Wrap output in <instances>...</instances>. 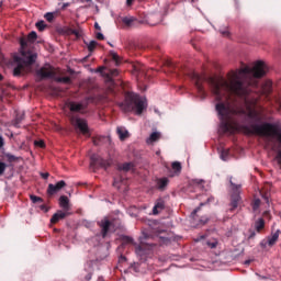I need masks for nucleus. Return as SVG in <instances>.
Listing matches in <instances>:
<instances>
[{
    "instance_id": "nucleus-13",
    "label": "nucleus",
    "mask_w": 281,
    "mask_h": 281,
    "mask_svg": "<svg viewBox=\"0 0 281 281\" xmlns=\"http://www.w3.org/2000/svg\"><path fill=\"white\" fill-rule=\"evenodd\" d=\"M69 216V211H57L50 218V223L56 225L58 221H63V218H67Z\"/></svg>"
},
{
    "instance_id": "nucleus-51",
    "label": "nucleus",
    "mask_w": 281,
    "mask_h": 281,
    "mask_svg": "<svg viewBox=\"0 0 281 281\" xmlns=\"http://www.w3.org/2000/svg\"><path fill=\"white\" fill-rule=\"evenodd\" d=\"M225 157H227V151H222V159L225 160Z\"/></svg>"
},
{
    "instance_id": "nucleus-54",
    "label": "nucleus",
    "mask_w": 281,
    "mask_h": 281,
    "mask_svg": "<svg viewBox=\"0 0 281 281\" xmlns=\"http://www.w3.org/2000/svg\"><path fill=\"white\" fill-rule=\"evenodd\" d=\"M205 238V235L200 236V238L195 239L196 243H199V240H203Z\"/></svg>"
},
{
    "instance_id": "nucleus-25",
    "label": "nucleus",
    "mask_w": 281,
    "mask_h": 281,
    "mask_svg": "<svg viewBox=\"0 0 281 281\" xmlns=\"http://www.w3.org/2000/svg\"><path fill=\"white\" fill-rule=\"evenodd\" d=\"M25 120V113H18L16 115H15V119H14V126L16 127V128H19V125L21 124V122H23Z\"/></svg>"
},
{
    "instance_id": "nucleus-57",
    "label": "nucleus",
    "mask_w": 281,
    "mask_h": 281,
    "mask_svg": "<svg viewBox=\"0 0 281 281\" xmlns=\"http://www.w3.org/2000/svg\"><path fill=\"white\" fill-rule=\"evenodd\" d=\"M71 34H75V36H78V31L72 30V31H71Z\"/></svg>"
},
{
    "instance_id": "nucleus-37",
    "label": "nucleus",
    "mask_w": 281,
    "mask_h": 281,
    "mask_svg": "<svg viewBox=\"0 0 281 281\" xmlns=\"http://www.w3.org/2000/svg\"><path fill=\"white\" fill-rule=\"evenodd\" d=\"M104 139V137L102 136H97L92 138V143L94 146H100V142H102Z\"/></svg>"
},
{
    "instance_id": "nucleus-53",
    "label": "nucleus",
    "mask_w": 281,
    "mask_h": 281,
    "mask_svg": "<svg viewBox=\"0 0 281 281\" xmlns=\"http://www.w3.org/2000/svg\"><path fill=\"white\" fill-rule=\"evenodd\" d=\"M263 216H271V213L269 211H265Z\"/></svg>"
},
{
    "instance_id": "nucleus-5",
    "label": "nucleus",
    "mask_w": 281,
    "mask_h": 281,
    "mask_svg": "<svg viewBox=\"0 0 281 281\" xmlns=\"http://www.w3.org/2000/svg\"><path fill=\"white\" fill-rule=\"evenodd\" d=\"M111 160H104L102 157H100L97 154H92L90 157V166L91 168H104V170H106V168H111Z\"/></svg>"
},
{
    "instance_id": "nucleus-44",
    "label": "nucleus",
    "mask_w": 281,
    "mask_h": 281,
    "mask_svg": "<svg viewBox=\"0 0 281 281\" xmlns=\"http://www.w3.org/2000/svg\"><path fill=\"white\" fill-rule=\"evenodd\" d=\"M276 106H277L278 111H280V113H281V100L280 99L276 100Z\"/></svg>"
},
{
    "instance_id": "nucleus-16",
    "label": "nucleus",
    "mask_w": 281,
    "mask_h": 281,
    "mask_svg": "<svg viewBox=\"0 0 281 281\" xmlns=\"http://www.w3.org/2000/svg\"><path fill=\"white\" fill-rule=\"evenodd\" d=\"M165 207H166V202H164V200L161 199L157 200L153 209V214L154 215L159 214V212H161Z\"/></svg>"
},
{
    "instance_id": "nucleus-27",
    "label": "nucleus",
    "mask_w": 281,
    "mask_h": 281,
    "mask_svg": "<svg viewBox=\"0 0 281 281\" xmlns=\"http://www.w3.org/2000/svg\"><path fill=\"white\" fill-rule=\"evenodd\" d=\"M255 229L257 232H262V229H265V220L259 218L256 223H255Z\"/></svg>"
},
{
    "instance_id": "nucleus-2",
    "label": "nucleus",
    "mask_w": 281,
    "mask_h": 281,
    "mask_svg": "<svg viewBox=\"0 0 281 281\" xmlns=\"http://www.w3.org/2000/svg\"><path fill=\"white\" fill-rule=\"evenodd\" d=\"M23 57L14 56L13 57V76L14 78H21L26 74H30L32 69V65L36 63V54L32 52H22Z\"/></svg>"
},
{
    "instance_id": "nucleus-39",
    "label": "nucleus",
    "mask_w": 281,
    "mask_h": 281,
    "mask_svg": "<svg viewBox=\"0 0 281 281\" xmlns=\"http://www.w3.org/2000/svg\"><path fill=\"white\" fill-rule=\"evenodd\" d=\"M258 207H260V199L255 200L252 203L254 212H256V210H258Z\"/></svg>"
},
{
    "instance_id": "nucleus-59",
    "label": "nucleus",
    "mask_w": 281,
    "mask_h": 281,
    "mask_svg": "<svg viewBox=\"0 0 281 281\" xmlns=\"http://www.w3.org/2000/svg\"><path fill=\"white\" fill-rule=\"evenodd\" d=\"M135 71H139V68H137V66L134 67Z\"/></svg>"
},
{
    "instance_id": "nucleus-19",
    "label": "nucleus",
    "mask_w": 281,
    "mask_h": 281,
    "mask_svg": "<svg viewBox=\"0 0 281 281\" xmlns=\"http://www.w3.org/2000/svg\"><path fill=\"white\" fill-rule=\"evenodd\" d=\"M169 183H170V180L168 178H160L157 180V188L160 190V192H164V190L168 188Z\"/></svg>"
},
{
    "instance_id": "nucleus-8",
    "label": "nucleus",
    "mask_w": 281,
    "mask_h": 281,
    "mask_svg": "<svg viewBox=\"0 0 281 281\" xmlns=\"http://www.w3.org/2000/svg\"><path fill=\"white\" fill-rule=\"evenodd\" d=\"M199 210H201V207L195 209L191 213V224L194 227H198L199 225H205V223H207V221H209V218L206 216H199Z\"/></svg>"
},
{
    "instance_id": "nucleus-6",
    "label": "nucleus",
    "mask_w": 281,
    "mask_h": 281,
    "mask_svg": "<svg viewBox=\"0 0 281 281\" xmlns=\"http://www.w3.org/2000/svg\"><path fill=\"white\" fill-rule=\"evenodd\" d=\"M70 124L82 133V135H87L89 133V125L85 119H80L76 115L70 116Z\"/></svg>"
},
{
    "instance_id": "nucleus-14",
    "label": "nucleus",
    "mask_w": 281,
    "mask_h": 281,
    "mask_svg": "<svg viewBox=\"0 0 281 281\" xmlns=\"http://www.w3.org/2000/svg\"><path fill=\"white\" fill-rule=\"evenodd\" d=\"M59 207H61L64 212H69V210H71V205L69 204V198H67V195H61L59 198Z\"/></svg>"
},
{
    "instance_id": "nucleus-20",
    "label": "nucleus",
    "mask_w": 281,
    "mask_h": 281,
    "mask_svg": "<svg viewBox=\"0 0 281 281\" xmlns=\"http://www.w3.org/2000/svg\"><path fill=\"white\" fill-rule=\"evenodd\" d=\"M279 238H280V229H278L270 237H268V245H269V247H273V245H276V243H278Z\"/></svg>"
},
{
    "instance_id": "nucleus-35",
    "label": "nucleus",
    "mask_w": 281,
    "mask_h": 281,
    "mask_svg": "<svg viewBox=\"0 0 281 281\" xmlns=\"http://www.w3.org/2000/svg\"><path fill=\"white\" fill-rule=\"evenodd\" d=\"M32 203H43V198L37 195H30Z\"/></svg>"
},
{
    "instance_id": "nucleus-26",
    "label": "nucleus",
    "mask_w": 281,
    "mask_h": 281,
    "mask_svg": "<svg viewBox=\"0 0 281 281\" xmlns=\"http://www.w3.org/2000/svg\"><path fill=\"white\" fill-rule=\"evenodd\" d=\"M135 21H137V19L133 18V16H124L122 19V23H124V25H126V27H131V25H133V23H135Z\"/></svg>"
},
{
    "instance_id": "nucleus-40",
    "label": "nucleus",
    "mask_w": 281,
    "mask_h": 281,
    "mask_svg": "<svg viewBox=\"0 0 281 281\" xmlns=\"http://www.w3.org/2000/svg\"><path fill=\"white\" fill-rule=\"evenodd\" d=\"M211 249H216L218 241H207L206 244Z\"/></svg>"
},
{
    "instance_id": "nucleus-49",
    "label": "nucleus",
    "mask_w": 281,
    "mask_h": 281,
    "mask_svg": "<svg viewBox=\"0 0 281 281\" xmlns=\"http://www.w3.org/2000/svg\"><path fill=\"white\" fill-rule=\"evenodd\" d=\"M91 278H93V274L91 272H89L86 277L85 280L86 281H91Z\"/></svg>"
},
{
    "instance_id": "nucleus-15",
    "label": "nucleus",
    "mask_w": 281,
    "mask_h": 281,
    "mask_svg": "<svg viewBox=\"0 0 281 281\" xmlns=\"http://www.w3.org/2000/svg\"><path fill=\"white\" fill-rule=\"evenodd\" d=\"M239 203H240V194L234 193L231 196V209H229V212H234V210H236V207H238Z\"/></svg>"
},
{
    "instance_id": "nucleus-64",
    "label": "nucleus",
    "mask_w": 281,
    "mask_h": 281,
    "mask_svg": "<svg viewBox=\"0 0 281 281\" xmlns=\"http://www.w3.org/2000/svg\"><path fill=\"white\" fill-rule=\"evenodd\" d=\"M109 45H110L111 47H113V44L109 43Z\"/></svg>"
},
{
    "instance_id": "nucleus-3",
    "label": "nucleus",
    "mask_w": 281,
    "mask_h": 281,
    "mask_svg": "<svg viewBox=\"0 0 281 281\" xmlns=\"http://www.w3.org/2000/svg\"><path fill=\"white\" fill-rule=\"evenodd\" d=\"M146 106V101L139 94L133 92H128L124 102L120 103V109L123 113H133L135 111L136 115H142Z\"/></svg>"
},
{
    "instance_id": "nucleus-9",
    "label": "nucleus",
    "mask_w": 281,
    "mask_h": 281,
    "mask_svg": "<svg viewBox=\"0 0 281 281\" xmlns=\"http://www.w3.org/2000/svg\"><path fill=\"white\" fill-rule=\"evenodd\" d=\"M68 109L71 113H85L87 104L82 102L70 101L68 102Z\"/></svg>"
},
{
    "instance_id": "nucleus-52",
    "label": "nucleus",
    "mask_w": 281,
    "mask_h": 281,
    "mask_svg": "<svg viewBox=\"0 0 281 281\" xmlns=\"http://www.w3.org/2000/svg\"><path fill=\"white\" fill-rule=\"evenodd\" d=\"M134 0H126V5H133Z\"/></svg>"
},
{
    "instance_id": "nucleus-48",
    "label": "nucleus",
    "mask_w": 281,
    "mask_h": 281,
    "mask_svg": "<svg viewBox=\"0 0 281 281\" xmlns=\"http://www.w3.org/2000/svg\"><path fill=\"white\" fill-rule=\"evenodd\" d=\"M42 179H49V172H42L41 173Z\"/></svg>"
},
{
    "instance_id": "nucleus-60",
    "label": "nucleus",
    "mask_w": 281,
    "mask_h": 281,
    "mask_svg": "<svg viewBox=\"0 0 281 281\" xmlns=\"http://www.w3.org/2000/svg\"><path fill=\"white\" fill-rule=\"evenodd\" d=\"M1 80H3V75L0 74V82H1Z\"/></svg>"
},
{
    "instance_id": "nucleus-1",
    "label": "nucleus",
    "mask_w": 281,
    "mask_h": 281,
    "mask_svg": "<svg viewBox=\"0 0 281 281\" xmlns=\"http://www.w3.org/2000/svg\"><path fill=\"white\" fill-rule=\"evenodd\" d=\"M266 74L267 65L263 64V61H257L252 68L245 66L244 68L228 72L227 80L223 78L216 80L212 77L207 78L196 72H193L191 78L194 82L198 95L202 100L207 98V92L203 87V82H207L209 80L213 94L215 95V100L217 101L215 111L217 112L221 122L220 127L224 133H231V135H234V133L243 131L245 135H258L259 137H272V139H277L279 149L277 151L276 159L279 166H281L280 126L273 123L260 124V122H262V112L251 108L250 105H247L246 110L237 109L233 111V115H237V117H244V120H250V122H252L250 125H240L232 119V108L229 106V102L222 101L223 98L227 100V98H229V93H232L233 95H237V98H241L245 104H249L247 95L254 91V87L258 86V83L251 82L249 76H254V78H262Z\"/></svg>"
},
{
    "instance_id": "nucleus-62",
    "label": "nucleus",
    "mask_w": 281,
    "mask_h": 281,
    "mask_svg": "<svg viewBox=\"0 0 281 281\" xmlns=\"http://www.w3.org/2000/svg\"><path fill=\"white\" fill-rule=\"evenodd\" d=\"M236 190H238L240 187L239 186H235Z\"/></svg>"
},
{
    "instance_id": "nucleus-55",
    "label": "nucleus",
    "mask_w": 281,
    "mask_h": 281,
    "mask_svg": "<svg viewBox=\"0 0 281 281\" xmlns=\"http://www.w3.org/2000/svg\"><path fill=\"white\" fill-rule=\"evenodd\" d=\"M222 34H223V36H229V32H227V31L222 32Z\"/></svg>"
},
{
    "instance_id": "nucleus-34",
    "label": "nucleus",
    "mask_w": 281,
    "mask_h": 281,
    "mask_svg": "<svg viewBox=\"0 0 281 281\" xmlns=\"http://www.w3.org/2000/svg\"><path fill=\"white\" fill-rule=\"evenodd\" d=\"M7 168H8V164L0 161V177H3V175H5Z\"/></svg>"
},
{
    "instance_id": "nucleus-7",
    "label": "nucleus",
    "mask_w": 281,
    "mask_h": 281,
    "mask_svg": "<svg viewBox=\"0 0 281 281\" xmlns=\"http://www.w3.org/2000/svg\"><path fill=\"white\" fill-rule=\"evenodd\" d=\"M98 226L101 229L102 238H106V236H109V233L111 232V228L113 227V222H111L109 217H104L103 220L98 222Z\"/></svg>"
},
{
    "instance_id": "nucleus-50",
    "label": "nucleus",
    "mask_w": 281,
    "mask_h": 281,
    "mask_svg": "<svg viewBox=\"0 0 281 281\" xmlns=\"http://www.w3.org/2000/svg\"><path fill=\"white\" fill-rule=\"evenodd\" d=\"M94 27H95L97 30H99V31L102 30V27H100V24H98V22L94 23Z\"/></svg>"
},
{
    "instance_id": "nucleus-43",
    "label": "nucleus",
    "mask_w": 281,
    "mask_h": 281,
    "mask_svg": "<svg viewBox=\"0 0 281 281\" xmlns=\"http://www.w3.org/2000/svg\"><path fill=\"white\" fill-rule=\"evenodd\" d=\"M110 75H112V76L115 78V77L120 76V70H117V69H111V70H110Z\"/></svg>"
},
{
    "instance_id": "nucleus-18",
    "label": "nucleus",
    "mask_w": 281,
    "mask_h": 281,
    "mask_svg": "<svg viewBox=\"0 0 281 281\" xmlns=\"http://www.w3.org/2000/svg\"><path fill=\"white\" fill-rule=\"evenodd\" d=\"M271 91H273V83L271 81H266L262 85L261 93H263V95H270Z\"/></svg>"
},
{
    "instance_id": "nucleus-36",
    "label": "nucleus",
    "mask_w": 281,
    "mask_h": 281,
    "mask_svg": "<svg viewBox=\"0 0 281 281\" xmlns=\"http://www.w3.org/2000/svg\"><path fill=\"white\" fill-rule=\"evenodd\" d=\"M111 58L116 65H120V55H117L115 52H111Z\"/></svg>"
},
{
    "instance_id": "nucleus-22",
    "label": "nucleus",
    "mask_w": 281,
    "mask_h": 281,
    "mask_svg": "<svg viewBox=\"0 0 281 281\" xmlns=\"http://www.w3.org/2000/svg\"><path fill=\"white\" fill-rule=\"evenodd\" d=\"M171 168L173 170V175H171V177H179V175H181V162H172Z\"/></svg>"
},
{
    "instance_id": "nucleus-38",
    "label": "nucleus",
    "mask_w": 281,
    "mask_h": 281,
    "mask_svg": "<svg viewBox=\"0 0 281 281\" xmlns=\"http://www.w3.org/2000/svg\"><path fill=\"white\" fill-rule=\"evenodd\" d=\"M44 19H46V21H48V23H52L54 21V13H52V12L45 13Z\"/></svg>"
},
{
    "instance_id": "nucleus-42",
    "label": "nucleus",
    "mask_w": 281,
    "mask_h": 281,
    "mask_svg": "<svg viewBox=\"0 0 281 281\" xmlns=\"http://www.w3.org/2000/svg\"><path fill=\"white\" fill-rule=\"evenodd\" d=\"M124 182V178L114 179L113 186L114 188H120L117 184Z\"/></svg>"
},
{
    "instance_id": "nucleus-23",
    "label": "nucleus",
    "mask_w": 281,
    "mask_h": 281,
    "mask_svg": "<svg viewBox=\"0 0 281 281\" xmlns=\"http://www.w3.org/2000/svg\"><path fill=\"white\" fill-rule=\"evenodd\" d=\"M116 133L121 139V142H124L126 137H128V131H126L124 127H117Z\"/></svg>"
},
{
    "instance_id": "nucleus-47",
    "label": "nucleus",
    "mask_w": 281,
    "mask_h": 281,
    "mask_svg": "<svg viewBox=\"0 0 281 281\" xmlns=\"http://www.w3.org/2000/svg\"><path fill=\"white\" fill-rule=\"evenodd\" d=\"M97 38H98V41H104V34L97 33Z\"/></svg>"
},
{
    "instance_id": "nucleus-33",
    "label": "nucleus",
    "mask_w": 281,
    "mask_h": 281,
    "mask_svg": "<svg viewBox=\"0 0 281 281\" xmlns=\"http://www.w3.org/2000/svg\"><path fill=\"white\" fill-rule=\"evenodd\" d=\"M35 25H36L38 32H43V31H45V27H47V24H45V21H43V20L36 22Z\"/></svg>"
},
{
    "instance_id": "nucleus-46",
    "label": "nucleus",
    "mask_w": 281,
    "mask_h": 281,
    "mask_svg": "<svg viewBox=\"0 0 281 281\" xmlns=\"http://www.w3.org/2000/svg\"><path fill=\"white\" fill-rule=\"evenodd\" d=\"M40 209H41L43 212H49V207H47V205H45V204H42V205L40 206Z\"/></svg>"
},
{
    "instance_id": "nucleus-12",
    "label": "nucleus",
    "mask_w": 281,
    "mask_h": 281,
    "mask_svg": "<svg viewBox=\"0 0 281 281\" xmlns=\"http://www.w3.org/2000/svg\"><path fill=\"white\" fill-rule=\"evenodd\" d=\"M150 252V246L146 244H140L136 246L135 254L139 256L143 260L146 258V256Z\"/></svg>"
},
{
    "instance_id": "nucleus-61",
    "label": "nucleus",
    "mask_w": 281,
    "mask_h": 281,
    "mask_svg": "<svg viewBox=\"0 0 281 281\" xmlns=\"http://www.w3.org/2000/svg\"><path fill=\"white\" fill-rule=\"evenodd\" d=\"M254 236H256V233H252V234L250 235V238H254Z\"/></svg>"
},
{
    "instance_id": "nucleus-30",
    "label": "nucleus",
    "mask_w": 281,
    "mask_h": 281,
    "mask_svg": "<svg viewBox=\"0 0 281 281\" xmlns=\"http://www.w3.org/2000/svg\"><path fill=\"white\" fill-rule=\"evenodd\" d=\"M203 183H205V180L203 179H193L190 181V184L195 186L196 188H203Z\"/></svg>"
},
{
    "instance_id": "nucleus-63",
    "label": "nucleus",
    "mask_w": 281,
    "mask_h": 281,
    "mask_svg": "<svg viewBox=\"0 0 281 281\" xmlns=\"http://www.w3.org/2000/svg\"><path fill=\"white\" fill-rule=\"evenodd\" d=\"M267 203H269V198H266Z\"/></svg>"
},
{
    "instance_id": "nucleus-24",
    "label": "nucleus",
    "mask_w": 281,
    "mask_h": 281,
    "mask_svg": "<svg viewBox=\"0 0 281 281\" xmlns=\"http://www.w3.org/2000/svg\"><path fill=\"white\" fill-rule=\"evenodd\" d=\"M55 82H59L61 85H71V77H56L54 78Z\"/></svg>"
},
{
    "instance_id": "nucleus-56",
    "label": "nucleus",
    "mask_w": 281,
    "mask_h": 281,
    "mask_svg": "<svg viewBox=\"0 0 281 281\" xmlns=\"http://www.w3.org/2000/svg\"><path fill=\"white\" fill-rule=\"evenodd\" d=\"M61 8L63 10H65V8H69V3H64Z\"/></svg>"
},
{
    "instance_id": "nucleus-4",
    "label": "nucleus",
    "mask_w": 281,
    "mask_h": 281,
    "mask_svg": "<svg viewBox=\"0 0 281 281\" xmlns=\"http://www.w3.org/2000/svg\"><path fill=\"white\" fill-rule=\"evenodd\" d=\"M36 76L40 80H54L56 78V68L50 64H45L36 70Z\"/></svg>"
},
{
    "instance_id": "nucleus-58",
    "label": "nucleus",
    "mask_w": 281,
    "mask_h": 281,
    "mask_svg": "<svg viewBox=\"0 0 281 281\" xmlns=\"http://www.w3.org/2000/svg\"><path fill=\"white\" fill-rule=\"evenodd\" d=\"M245 265H251V260H246Z\"/></svg>"
},
{
    "instance_id": "nucleus-10",
    "label": "nucleus",
    "mask_w": 281,
    "mask_h": 281,
    "mask_svg": "<svg viewBox=\"0 0 281 281\" xmlns=\"http://www.w3.org/2000/svg\"><path fill=\"white\" fill-rule=\"evenodd\" d=\"M37 38H38V34H36L35 31H32L31 33H29L27 37H21L20 45L22 49H25V47H27V43H35Z\"/></svg>"
},
{
    "instance_id": "nucleus-28",
    "label": "nucleus",
    "mask_w": 281,
    "mask_h": 281,
    "mask_svg": "<svg viewBox=\"0 0 281 281\" xmlns=\"http://www.w3.org/2000/svg\"><path fill=\"white\" fill-rule=\"evenodd\" d=\"M131 168H133V162H125L119 166V170H122L123 172H128Z\"/></svg>"
},
{
    "instance_id": "nucleus-29",
    "label": "nucleus",
    "mask_w": 281,
    "mask_h": 281,
    "mask_svg": "<svg viewBox=\"0 0 281 281\" xmlns=\"http://www.w3.org/2000/svg\"><path fill=\"white\" fill-rule=\"evenodd\" d=\"M4 157L9 164H14V161H19V157H16L10 153L4 154Z\"/></svg>"
},
{
    "instance_id": "nucleus-11",
    "label": "nucleus",
    "mask_w": 281,
    "mask_h": 281,
    "mask_svg": "<svg viewBox=\"0 0 281 281\" xmlns=\"http://www.w3.org/2000/svg\"><path fill=\"white\" fill-rule=\"evenodd\" d=\"M65 186H67V182H65L64 180L58 181L56 184L50 183L47 188V194L49 196H54V194H56V192H60V189L65 188Z\"/></svg>"
},
{
    "instance_id": "nucleus-31",
    "label": "nucleus",
    "mask_w": 281,
    "mask_h": 281,
    "mask_svg": "<svg viewBox=\"0 0 281 281\" xmlns=\"http://www.w3.org/2000/svg\"><path fill=\"white\" fill-rule=\"evenodd\" d=\"M86 45L88 47V52H95V48L98 47V42L90 41L89 43L86 42Z\"/></svg>"
},
{
    "instance_id": "nucleus-21",
    "label": "nucleus",
    "mask_w": 281,
    "mask_h": 281,
    "mask_svg": "<svg viewBox=\"0 0 281 281\" xmlns=\"http://www.w3.org/2000/svg\"><path fill=\"white\" fill-rule=\"evenodd\" d=\"M161 134L158 132H154L150 136L146 139L147 144H155V142H159Z\"/></svg>"
},
{
    "instance_id": "nucleus-32",
    "label": "nucleus",
    "mask_w": 281,
    "mask_h": 281,
    "mask_svg": "<svg viewBox=\"0 0 281 281\" xmlns=\"http://www.w3.org/2000/svg\"><path fill=\"white\" fill-rule=\"evenodd\" d=\"M122 243L123 245H136L135 241L133 240V237L131 236H123Z\"/></svg>"
},
{
    "instance_id": "nucleus-45",
    "label": "nucleus",
    "mask_w": 281,
    "mask_h": 281,
    "mask_svg": "<svg viewBox=\"0 0 281 281\" xmlns=\"http://www.w3.org/2000/svg\"><path fill=\"white\" fill-rule=\"evenodd\" d=\"M5 146V139H3V136L0 135V148H3Z\"/></svg>"
},
{
    "instance_id": "nucleus-17",
    "label": "nucleus",
    "mask_w": 281,
    "mask_h": 281,
    "mask_svg": "<svg viewBox=\"0 0 281 281\" xmlns=\"http://www.w3.org/2000/svg\"><path fill=\"white\" fill-rule=\"evenodd\" d=\"M161 234H166V231H161V229L155 231V235L158 236V238H160L161 245H168L170 243V237H166Z\"/></svg>"
},
{
    "instance_id": "nucleus-41",
    "label": "nucleus",
    "mask_w": 281,
    "mask_h": 281,
    "mask_svg": "<svg viewBox=\"0 0 281 281\" xmlns=\"http://www.w3.org/2000/svg\"><path fill=\"white\" fill-rule=\"evenodd\" d=\"M34 145L37 146L38 148H45V142L44 140H35Z\"/></svg>"
}]
</instances>
